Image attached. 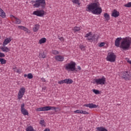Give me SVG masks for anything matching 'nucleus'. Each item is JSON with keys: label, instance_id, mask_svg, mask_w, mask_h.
Here are the masks:
<instances>
[{"label": "nucleus", "instance_id": "1", "mask_svg": "<svg viewBox=\"0 0 131 131\" xmlns=\"http://www.w3.org/2000/svg\"><path fill=\"white\" fill-rule=\"evenodd\" d=\"M122 39L120 43V41ZM115 46L117 48H120L123 51H128L130 49L131 38L129 37L125 38L118 37L115 41Z\"/></svg>", "mask_w": 131, "mask_h": 131}, {"label": "nucleus", "instance_id": "2", "mask_svg": "<svg viewBox=\"0 0 131 131\" xmlns=\"http://www.w3.org/2000/svg\"><path fill=\"white\" fill-rule=\"evenodd\" d=\"M86 11L91 12L95 15H100L102 13V8L100 6L99 2L96 1L87 6Z\"/></svg>", "mask_w": 131, "mask_h": 131}, {"label": "nucleus", "instance_id": "3", "mask_svg": "<svg viewBox=\"0 0 131 131\" xmlns=\"http://www.w3.org/2000/svg\"><path fill=\"white\" fill-rule=\"evenodd\" d=\"M31 4L34 8H41L45 9L47 4L46 0H35L31 1Z\"/></svg>", "mask_w": 131, "mask_h": 131}, {"label": "nucleus", "instance_id": "4", "mask_svg": "<svg viewBox=\"0 0 131 131\" xmlns=\"http://www.w3.org/2000/svg\"><path fill=\"white\" fill-rule=\"evenodd\" d=\"M76 63L74 61H71L70 63H68L65 64L64 68L68 72H73V71H77L76 70Z\"/></svg>", "mask_w": 131, "mask_h": 131}, {"label": "nucleus", "instance_id": "5", "mask_svg": "<svg viewBox=\"0 0 131 131\" xmlns=\"http://www.w3.org/2000/svg\"><path fill=\"white\" fill-rule=\"evenodd\" d=\"M106 60L108 62H115L116 61V55L113 52H110L107 54Z\"/></svg>", "mask_w": 131, "mask_h": 131}, {"label": "nucleus", "instance_id": "6", "mask_svg": "<svg viewBox=\"0 0 131 131\" xmlns=\"http://www.w3.org/2000/svg\"><path fill=\"white\" fill-rule=\"evenodd\" d=\"M95 81L97 85H99V84L103 85L105 84V83L106 82V78H105V77H102L101 78L95 79Z\"/></svg>", "mask_w": 131, "mask_h": 131}, {"label": "nucleus", "instance_id": "7", "mask_svg": "<svg viewBox=\"0 0 131 131\" xmlns=\"http://www.w3.org/2000/svg\"><path fill=\"white\" fill-rule=\"evenodd\" d=\"M25 92L26 89L24 87H22L19 89L17 94L18 100H21V98H23V96L24 94H25Z\"/></svg>", "mask_w": 131, "mask_h": 131}, {"label": "nucleus", "instance_id": "8", "mask_svg": "<svg viewBox=\"0 0 131 131\" xmlns=\"http://www.w3.org/2000/svg\"><path fill=\"white\" fill-rule=\"evenodd\" d=\"M33 15L37 17H42L45 15V11L43 10H36L33 12Z\"/></svg>", "mask_w": 131, "mask_h": 131}, {"label": "nucleus", "instance_id": "9", "mask_svg": "<svg viewBox=\"0 0 131 131\" xmlns=\"http://www.w3.org/2000/svg\"><path fill=\"white\" fill-rule=\"evenodd\" d=\"M25 104H24V103H23L22 104H21L20 111L22 114H23V115H25V116L28 115L29 113H28V111H27L26 109H25Z\"/></svg>", "mask_w": 131, "mask_h": 131}, {"label": "nucleus", "instance_id": "10", "mask_svg": "<svg viewBox=\"0 0 131 131\" xmlns=\"http://www.w3.org/2000/svg\"><path fill=\"white\" fill-rule=\"evenodd\" d=\"M10 18L11 20L13 22H14L15 24H21V20H20L19 18L15 17V16L13 15H10Z\"/></svg>", "mask_w": 131, "mask_h": 131}, {"label": "nucleus", "instance_id": "11", "mask_svg": "<svg viewBox=\"0 0 131 131\" xmlns=\"http://www.w3.org/2000/svg\"><path fill=\"white\" fill-rule=\"evenodd\" d=\"M122 78H124L125 80H129V79H131V76L128 74V72L127 71L123 73Z\"/></svg>", "mask_w": 131, "mask_h": 131}, {"label": "nucleus", "instance_id": "12", "mask_svg": "<svg viewBox=\"0 0 131 131\" xmlns=\"http://www.w3.org/2000/svg\"><path fill=\"white\" fill-rule=\"evenodd\" d=\"M43 108H44V111H49L50 110H55V112H57V111H56V109H58V107H53L51 106H46L45 107H43Z\"/></svg>", "mask_w": 131, "mask_h": 131}, {"label": "nucleus", "instance_id": "13", "mask_svg": "<svg viewBox=\"0 0 131 131\" xmlns=\"http://www.w3.org/2000/svg\"><path fill=\"white\" fill-rule=\"evenodd\" d=\"M56 61L58 62H63L64 61V56L61 55H56L55 56Z\"/></svg>", "mask_w": 131, "mask_h": 131}, {"label": "nucleus", "instance_id": "14", "mask_svg": "<svg viewBox=\"0 0 131 131\" xmlns=\"http://www.w3.org/2000/svg\"><path fill=\"white\" fill-rule=\"evenodd\" d=\"M85 37H87L88 40H93L94 37L92 36V32H90L89 33L86 34Z\"/></svg>", "mask_w": 131, "mask_h": 131}, {"label": "nucleus", "instance_id": "15", "mask_svg": "<svg viewBox=\"0 0 131 131\" xmlns=\"http://www.w3.org/2000/svg\"><path fill=\"white\" fill-rule=\"evenodd\" d=\"M84 107H88L89 108H97L98 106L96 104H94L93 103H89V104H85L83 105Z\"/></svg>", "mask_w": 131, "mask_h": 131}, {"label": "nucleus", "instance_id": "16", "mask_svg": "<svg viewBox=\"0 0 131 131\" xmlns=\"http://www.w3.org/2000/svg\"><path fill=\"white\" fill-rule=\"evenodd\" d=\"M10 41H12V38L11 37L6 38L3 42V46H7L10 43Z\"/></svg>", "mask_w": 131, "mask_h": 131}, {"label": "nucleus", "instance_id": "17", "mask_svg": "<svg viewBox=\"0 0 131 131\" xmlns=\"http://www.w3.org/2000/svg\"><path fill=\"white\" fill-rule=\"evenodd\" d=\"M119 15V12L117 11L116 10H114L112 13V16L114 17V18H117Z\"/></svg>", "mask_w": 131, "mask_h": 131}, {"label": "nucleus", "instance_id": "18", "mask_svg": "<svg viewBox=\"0 0 131 131\" xmlns=\"http://www.w3.org/2000/svg\"><path fill=\"white\" fill-rule=\"evenodd\" d=\"M18 28H19V29H21V30H24V31H26L27 33H30V30H29L28 29H27L25 27H24L22 26H18Z\"/></svg>", "mask_w": 131, "mask_h": 131}, {"label": "nucleus", "instance_id": "19", "mask_svg": "<svg viewBox=\"0 0 131 131\" xmlns=\"http://www.w3.org/2000/svg\"><path fill=\"white\" fill-rule=\"evenodd\" d=\"M1 49L3 52H5V53H8V52H10V49L8 48L7 47H6V46H3L1 47Z\"/></svg>", "mask_w": 131, "mask_h": 131}, {"label": "nucleus", "instance_id": "20", "mask_svg": "<svg viewBox=\"0 0 131 131\" xmlns=\"http://www.w3.org/2000/svg\"><path fill=\"white\" fill-rule=\"evenodd\" d=\"M40 27V26H39V25L38 24L35 25L34 27L33 28V32H37Z\"/></svg>", "mask_w": 131, "mask_h": 131}, {"label": "nucleus", "instance_id": "21", "mask_svg": "<svg viewBox=\"0 0 131 131\" xmlns=\"http://www.w3.org/2000/svg\"><path fill=\"white\" fill-rule=\"evenodd\" d=\"M64 82L67 83V84H71V83L73 82V80L71 79H64Z\"/></svg>", "mask_w": 131, "mask_h": 131}, {"label": "nucleus", "instance_id": "22", "mask_svg": "<svg viewBox=\"0 0 131 131\" xmlns=\"http://www.w3.org/2000/svg\"><path fill=\"white\" fill-rule=\"evenodd\" d=\"M103 17L105 18L106 21H108V20H110V15L107 13H104Z\"/></svg>", "mask_w": 131, "mask_h": 131}, {"label": "nucleus", "instance_id": "23", "mask_svg": "<svg viewBox=\"0 0 131 131\" xmlns=\"http://www.w3.org/2000/svg\"><path fill=\"white\" fill-rule=\"evenodd\" d=\"M47 42V38H42L39 40L38 43H39V45H42V43H45V42Z\"/></svg>", "mask_w": 131, "mask_h": 131}, {"label": "nucleus", "instance_id": "24", "mask_svg": "<svg viewBox=\"0 0 131 131\" xmlns=\"http://www.w3.org/2000/svg\"><path fill=\"white\" fill-rule=\"evenodd\" d=\"M0 16L1 17H2V18H5V17H6V13L2 8H0Z\"/></svg>", "mask_w": 131, "mask_h": 131}, {"label": "nucleus", "instance_id": "25", "mask_svg": "<svg viewBox=\"0 0 131 131\" xmlns=\"http://www.w3.org/2000/svg\"><path fill=\"white\" fill-rule=\"evenodd\" d=\"M39 57H41V58L45 59L47 57V54H46V52H43L42 53L39 54Z\"/></svg>", "mask_w": 131, "mask_h": 131}, {"label": "nucleus", "instance_id": "26", "mask_svg": "<svg viewBox=\"0 0 131 131\" xmlns=\"http://www.w3.org/2000/svg\"><path fill=\"white\" fill-rule=\"evenodd\" d=\"M26 131H36L35 130L33 126H30L26 128Z\"/></svg>", "mask_w": 131, "mask_h": 131}, {"label": "nucleus", "instance_id": "27", "mask_svg": "<svg viewBox=\"0 0 131 131\" xmlns=\"http://www.w3.org/2000/svg\"><path fill=\"white\" fill-rule=\"evenodd\" d=\"M0 62H1V64H2V65H4V64L7 63V60H6L4 58H0Z\"/></svg>", "mask_w": 131, "mask_h": 131}, {"label": "nucleus", "instance_id": "28", "mask_svg": "<svg viewBox=\"0 0 131 131\" xmlns=\"http://www.w3.org/2000/svg\"><path fill=\"white\" fill-rule=\"evenodd\" d=\"M73 30L75 32H76L77 31H79L80 30V28L78 27H75L73 29Z\"/></svg>", "mask_w": 131, "mask_h": 131}, {"label": "nucleus", "instance_id": "29", "mask_svg": "<svg viewBox=\"0 0 131 131\" xmlns=\"http://www.w3.org/2000/svg\"><path fill=\"white\" fill-rule=\"evenodd\" d=\"M39 123L40 125H41V126H46V123L45 122V120H40Z\"/></svg>", "mask_w": 131, "mask_h": 131}, {"label": "nucleus", "instance_id": "30", "mask_svg": "<svg viewBox=\"0 0 131 131\" xmlns=\"http://www.w3.org/2000/svg\"><path fill=\"white\" fill-rule=\"evenodd\" d=\"M92 91L95 94V95H99L100 94V91L98 90L93 89Z\"/></svg>", "mask_w": 131, "mask_h": 131}, {"label": "nucleus", "instance_id": "31", "mask_svg": "<svg viewBox=\"0 0 131 131\" xmlns=\"http://www.w3.org/2000/svg\"><path fill=\"white\" fill-rule=\"evenodd\" d=\"M72 2H73L74 4H76L77 5H78V6H80V3H79V0H73V1H72Z\"/></svg>", "mask_w": 131, "mask_h": 131}, {"label": "nucleus", "instance_id": "32", "mask_svg": "<svg viewBox=\"0 0 131 131\" xmlns=\"http://www.w3.org/2000/svg\"><path fill=\"white\" fill-rule=\"evenodd\" d=\"M28 78H29V79H32V78H33V75H32V73H29L28 74Z\"/></svg>", "mask_w": 131, "mask_h": 131}, {"label": "nucleus", "instance_id": "33", "mask_svg": "<svg viewBox=\"0 0 131 131\" xmlns=\"http://www.w3.org/2000/svg\"><path fill=\"white\" fill-rule=\"evenodd\" d=\"M36 111L37 112H38L39 111H44V107H43L37 108L36 109Z\"/></svg>", "mask_w": 131, "mask_h": 131}, {"label": "nucleus", "instance_id": "34", "mask_svg": "<svg viewBox=\"0 0 131 131\" xmlns=\"http://www.w3.org/2000/svg\"><path fill=\"white\" fill-rule=\"evenodd\" d=\"M126 8H130L131 7V2H128L127 4L124 5Z\"/></svg>", "mask_w": 131, "mask_h": 131}, {"label": "nucleus", "instance_id": "35", "mask_svg": "<svg viewBox=\"0 0 131 131\" xmlns=\"http://www.w3.org/2000/svg\"><path fill=\"white\" fill-rule=\"evenodd\" d=\"M51 53L53 54V55H58V54H59V51L57 50H52Z\"/></svg>", "mask_w": 131, "mask_h": 131}, {"label": "nucleus", "instance_id": "36", "mask_svg": "<svg viewBox=\"0 0 131 131\" xmlns=\"http://www.w3.org/2000/svg\"><path fill=\"white\" fill-rule=\"evenodd\" d=\"M58 84H63V83H65V79L61 80L58 82Z\"/></svg>", "mask_w": 131, "mask_h": 131}, {"label": "nucleus", "instance_id": "37", "mask_svg": "<svg viewBox=\"0 0 131 131\" xmlns=\"http://www.w3.org/2000/svg\"><path fill=\"white\" fill-rule=\"evenodd\" d=\"M74 113H77V114H80L81 113V110H77L76 111H75L74 112Z\"/></svg>", "mask_w": 131, "mask_h": 131}, {"label": "nucleus", "instance_id": "38", "mask_svg": "<svg viewBox=\"0 0 131 131\" xmlns=\"http://www.w3.org/2000/svg\"><path fill=\"white\" fill-rule=\"evenodd\" d=\"M125 60H126V61H127V63H128L129 64H130L131 65V60H129V58H126Z\"/></svg>", "mask_w": 131, "mask_h": 131}, {"label": "nucleus", "instance_id": "39", "mask_svg": "<svg viewBox=\"0 0 131 131\" xmlns=\"http://www.w3.org/2000/svg\"><path fill=\"white\" fill-rule=\"evenodd\" d=\"M6 55H5V54L0 52V58H3L5 57Z\"/></svg>", "mask_w": 131, "mask_h": 131}, {"label": "nucleus", "instance_id": "40", "mask_svg": "<svg viewBox=\"0 0 131 131\" xmlns=\"http://www.w3.org/2000/svg\"><path fill=\"white\" fill-rule=\"evenodd\" d=\"M80 48L81 50V51H84V46H83V45H81L80 46Z\"/></svg>", "mask_w": 131, "mask_h": 131}, {"label": "nucleus", "instance_id": "41", "mask_svg": "<svg viewBox=\"0 0 131 131\" xmlns=\"http://www.w3.org/2000/svg\"><path fill=\"white\" fill-rule=\"evenodd\" d=\"M59 39L60 41H64V38L63 37H59Z\"/></svg>", "mask_w": 131, "mask_h": 131}, {"label": "nucleus", "instance_id": "42", "mask_svg": "<svg viewBox=\"0 0 131 131\" xmlns=\"http://www.w3.org/2000/svg\"><path fill=\"white\" fill-rule=\"evenodd\" d=\"M41 81H42L43 82H46V79H45L44 78H41Z\"/></svg>", "mask_w": 131, "mask_h": 131}, {"label": "nucleus", "instance_id": "43", "mask_svg": "<svg viewBox=\"0 0 131 131\" xmlns=\"http://www.w3.org/2000/svg\"><path fill=\"white\" fill-rule=\"evenodd\" d=\"M105 46V43L104 42H101L100 43V47H104Z\"/></svg>", "mask_w": 131, "mask_h": 131}, {"label": "nucleus", "instance_id": "44", "mask_svg": "<svg viewBox=\"0 0 131 131\" xmlns=\"http://www.w3.org/2000/svg\"><path fill=\"white\" fill-rule=\"evenodd\" d=\"M83 114H85V115L89 114V113L86 111H84Z\"/></svg>", "mask_w": 131, "mask_h": 131}, {"label": "nucleus", "instance_id": "45", "mask_svg": "<svg viewBox=\"0 0 131 131\" xmlns=\"http://www.w3.org/2000/svg\"><path fill=\"white\" fill-rule=\"evenodd\" d=\"M77 69H78V70H81V68L80 67V66H78Z\"/></svg>", "mask_w": 131, "mask_h": 131}, {"label": "nucleus", "instance_id": "46", "mask_svg": "<svg viewBox=\"0 0 131 131\" xmlns=\"http://www.w3.org/2000/svg\"><path fill=\"white\" fill-rule=\"evenodd\" d=\"M16 73H21V71H20V70H17Z\"/></svg>", "mask_w": 131, "mask_h": 131}, {"label": "nucleus", "instance_id": "47", "mask_svg": "<svg viewBox=\"0 0 131 131\" xmlns=\"http://www.w3.org/2000/svg\"><path fill=\"white\" fill-rule=\"evenodd\" d=\"M43 131H51V130L48 128H47Z\"/></svg>", "mask_w": 131, "mask_h": 131}, {"label": "nucleus", "instance_id": "48", "mask_svg": "<svg viewBox=\"0 0 131 131\" xmlns=\"http://www.w3.org/2000/svg\"><path fill=\"white\" fill-rule=\"evenodd\" d=\"M84 111L81 110L80 114H83V112Z\"/></svg>", "mask_w": 131, "mask_h": 131}, {"label": "nucleus", "instance_id": "49", "mask_svg": "<svg viewBox=\"0 0 131 131\" xmlns=\"http://www.w3.org/2000/svg\"><path fill=\"white\" fill-rule=\"evenodd\" d=\"M24 77H28V75L25 74L24 75Z\"/></svg>", "mask_w": 131, "mask_h": 131}, {"label": "nucleus", "instance_id": "50", "mask_svg": "<svg viewBox=\"0 0 131 131\" xmlns=\"http://www.w3.org/2000/svg\"><path fill=\"white\" fill-rule=\"evenodd\" d=\"M1 38H2V37L0 36V39H1Z\"/></svg>", "mask_w": 131, "mask_h": 131}]
</instances>
